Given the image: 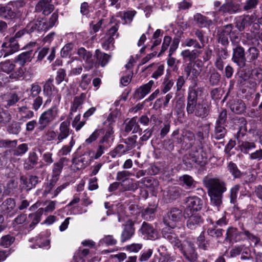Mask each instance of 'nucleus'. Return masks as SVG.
Instances as JSON below:
<instances>
[{"instance_id": "obj_1", "label": "nucleus", "mask_w": 262, "mask_h": 262, "mask_svg": "<svg viewBox=\"0 0 262 262\" xmlns=\"http://www.w3.org/2000/svg\"><path fill=\"white\" fill-rule=\"evenodd\" d=\"M203 183L208 189L211 204L216 207L219 211L222 204L223 194L227 190L225 183L216 178H205Z\"/></svg>"}, {"instance_id": "obj_2", "label": "nucleus", "mask_w": 262, "mask_h": 262, "mask_svg": "<svg viewBox=\"0 0 262 262\" xmlns=\"http://www.w3.org/2000/svg\"><path fill=\"white\" fill-rule=\"evenodd\" d=\"M15 68V64L11 60L8 59L0 62V70L7 74L10 73L8 77H6L4 83L17 81L23 77L25 72V69L20 67L15 71L13 72Z\"/></svg>"}, {"instance_id": "obj_3", "label": "nucleus", "mask_w": 262, "mask_h": 262, "mask_svg": "<svg viewBox=\"0 0 262 262\" xmlns=\"http://www.w3.org/2000/svg\"><path fill=\"white\" fill-rule=\"evenodd\" d=\"M59 114L58 107L53 106L43 112L40 116L38 120V128L43 130L50 123L56 119Z\"/></svg>"}, {"instance_id": "obj_4", "label": "nucleus", "mask_w": 262, "mask_h": 262, "mask_svg": "<svg viewBox=\"0 0 262 262\" xmlns=\"http://www.w3.org/2000/svg\"><path fill=\"white\" fill-rule=\"evenodd\" d=\"M0 58L6 57L18 51L19 45L15 37H6L1 46Z\"/></svg>"}, {"instance_id": "obj_5", "label": "nucleus", "mask_w": 262, "mask_h": 262, "mask_svg": "<svg viewBox=\"0 0 262 262\" xmlns=\"http://www.w3.org/2000/svg\"><path fill=\"white\" fill-rule=\"evenodd\" d=\"M114 139L112 128L106 131L104 136L99 141V146L95 156V159L100 157L104 151L111 146Z\"/></svg>"}, {"instance_id": "obj_6", "label": "nucleus", "mask_w": 262, "mask_h": 262, "mask_svg": "<svg viewBox=\"0 0 262 262\" xmlns=\"http://www.w3.org/2000/svg\"><path fill=\"white\" fill-rule=\"evenodd\" d=\"M185 205L184 215H190L201 209L202 201L196 196H189L186 198Z\"/></svg>"}, {"instance_id": "obj_7", "label": "nucleus", "mask_w": 262, "mask_h": 262, "mask_svg": "<svg viewBox=\"0 0 262 262\" xmlns=\"http://www.w3.org/2000/svg\"><path fill=\"white\" fill-rule=\"evenodd\" d=\"M117 30V25L112 26L104 38L102 39V47L104 50L108 51L113 50L115 49V38H117L118 36Z\"/></svg>"}, {"instance_id": "obj_8", "label": "nucleus", "mask_w": 262, "mask_h": 262, "mask_svg": "<svg viewBox=\"0 0 262 262\" xmlns=\"http://www.w3.org/2000/svg\"><path fill=\"white\" fill-rule=\"evenodd\" d=\"M178 249L183 256L190 262H194L198 258V254L194 248L193 244L185 241L183 242L182 244Z\"/></svg>"}, {"instance_id": "obj_9", "label": "nucleus", "mask_w": 262, "mask_h": 262, "mask_svg": "<svg viewBox=\"0 0 262 262\" xmlns=\"http://www.w3.org/2000/svg\"><path fill=\"white\" fill-rule=\"evenodd\" d=\"M203 88H198L192 89L189 91L186 106V111L188 114H194L195 115L198 107L197 97L199 92H202Z\"/></svg>"}, {"instance_id": "obj_10", "label": "nucleus", "mask_w": 262, "mask_h": 262, "mask_svg": "<svg viewBox=\"0 0 262 262\" xmlns=\"http://www.w3.org/2000/svg\"><path fill=\"white\" fill-rule=\"evenodd\" d=\"M203 88H198L192 89L189 91L186 106V111L188 114H194L195 115L198 107L197 97L199 92H202Z\"/></svg>"}, {"instance_id": "obj_11", "label": "nucleus", "mask_w": 262, "mask_h": 262, "mask_svg": "<svg viewBox=\"0 0 262 262\" xmlns=\"http://www.w3.org/2000/svg\"><path fill=\"white\" fill-rule=\"evenodd\" d=\"M182 216L181 210L176 208H172L164 218V223L166 227L174 228L176 226V223L181 220Z\"/></svg>"}, {"instance_id": "obj_12", "label": "nucleus", "mask_w": 262, "mask_h": 262, "mask_svg": "<svg viewBox=\"0 0 262 262\" xmlns=\"http://www.w3.org/2000/svg\"><path fill=\"white\" fill-rule=\"evenodd\" d=\"M173 229L169 227H165L162 229V233L163 237L167 239L173 245L174 249H179L181 247L182 243L174 233Z\"/></svg>"}, {"instance_id": "obj_13", "label": "nucleus", "mask_w": 262, "mask_h": 262, "mask_svg": "<svg viewBox=\"0 0 262 262\" xmlns=\"http://www.w3.org/2000/svg\"><path fill=\"white\" fill-rule=\"evenodd\" d=\"M0 211L7 216H13L17 211L15 200L12 198L6 199L0 206Z\"/></svg>"}, {"instance_id": "obj_14", "label": "nucleus", "mask_w": 262, "mask_h": 262, "mask_svg": "<svg viewBox=\"0 0 262 262\" xmlns=\"http://www.w3.org/2000/svg\"><path fill=\"white\" fill-rule=\"evenodd\" d=\"M92 159V157L89 153H84L73 159L72 166L76 170L83 169L90 164Z\"/></svg>"}, {"instance_id": "obj_15", "label": "nucleus", "mask_w": 262, "mask_h": 262, "mask_svg": "<svg viewBox=\"0 0 262 262\" xmlns=\"http://www.w3.org/2000/svg\"><path fill=\"white\" fill-rule=\"evenodd\" d=\"M141 232L146 239L155 240L158 238V233L155 228L150 224L143 222L140 229Z\"/></svg>"}, {"instance_id": "obj_16", "label": "nucleus", "mask_w": 262, "mask_h": 262, "mask_svg": "<svg viewBox=\"0 0 262 262\" xmlns=\"http://www.w3.org/2000/svg\"><path fill=\"white\" fill-rule=\"evenodd\" d=\"M191 158L195 164L201 166H204L207 161L208 156L206 151L202 148H199L198 150L191 151Z\"/></svg>"}, {"instance_id": "obj_17", "label": "nucleus", "mask_w": 262, "mask_h": 262, "mask_svg": "<svg viewBox=\"0 0 262 262\" xmlns=\"http://www.w3.org/2000/svg\"><path fill=\"white\" fill-rule=\"evenodd\" d=\"M52 0H41L35 7L37 12H42L45 15L51 13L54 9V5L51 4Z\"/></svg>"}, {"instance_id": "obj_18", "label": "nucleus", "mask_w": 262, "mask_h": 262, "mask_svg": "<svg viewBox=\"0 0 262 262\" xmlns=\"http://www.w3.org/2000/svg\"><path fill=\"white\" fill-rule=\"evenodd\" d=\"M185 217H188L187 221V227L191 230L195 229L200 226L203 223V219L197 213L191 214L190 215H184Z\"/></svg>"}, {"instance_id": "obj_19", "label": "nucleus", "mask_w": 262, "mask_h": 262, "mask_svg": "<svg viewBox=\"0 0 262 262\" xmlns=\"http://www.w3.org/2000/svg\"><path fill=\"white\" fill-rule=\"evenodd\" d=\"M244 49L241 46H237L233 49L232 60L237 65H244L246 62V57Z\"/></svg>"}, {"instance_id": "obj_20", "label": "nucleus", "mask_w": 262, "mask_h": 262, "mask_svg": "<svg viewBox=\"0 0 262 262\" xmlns=\"http://www.w3.org/2000/svg\"><path fill=\"white\" fill-rule=\"evenodd\" d=\"M70 122L64 121L62 122L59 127V132L57 134V144L61 142L68 138L70 135Z\"/></svg>"}, {"instance_id": "obj_21", "label": "nucleus", "mask_w": 262, "mask_h": 262, "mask_svg": "<svg viewBox=\"0 0 262 262\" xmlns=\"http://www.w3.org/2000/svg\"><path fill=\"white\" fill-rule=\"evenodd\" d=\"M172 107L174 112L177 114L178 118H181L184 115L185 107L184 98L182 97L175 98L172 101Z\"/></svg>"}, {"instance_id": "obj_22", "label": "nucleus", "mask_w": 262, "mask_h": 262, "mask_svg": "<svg viewBox=\"0 0 262 262\" xmlns=\"http://www.w3.org/2000/svg\"><path fill=\"white\" fill-rule=\"evenodd\" d=\"M242 235H244L243 232H239L236 228L229 227L226 232L225 240L230 242H237L241 240Z\"/></svg>"}, {"instance_id": "obj_23", "label": "nucleus", "mask_w": 262, "mask_h": 262, "mask_svg": "<svg viewBox=\"0 0 262 262\" xmlns=\"http://www.w3.org/2000/svg\"><path fill=\"white\" fill-rule=\"evenodd\" d=\"M210 104L206 100L199 102L196 111L195 116L202 118L206 117L209 112Z\"/></svg>"}, {"instance_id": "obj_24", "label": "nucleus", "mask_w": 262, "mask_h": 262, "mask_svg": "<svg viewBox=\"0 0 262 262\" xmlns=\"http://www.w3.org/2000/svg\"><path fill=\"white\" fill-rule=\"evenodd\" d=\"M201 53V51L196 49L191 51L186 49L181 52V55L182 56L183 60L192 62L195 59L198 58Z\"/></svg>"}, {"instance_id": "obj_25", "label": "nucleus", "mask_w": 262, "mask_h": 262, "mask_svg": "<svg viewBox=\"0 0 262 262\" xmlns=\"http://www.w3.org/2000/svg\"><path fill=\"white\" fill-rule=\"evenodd\" d=\"M181 184L187 189H192L196 187V182L188 174H184L179 178Z\"/></svg>"}, {"instance_id": "obj_26", "label": "nucleus", "mask_w": 262, "mask_h": 262, "mask_svg": "<svg viewBox=\"0 0 262 262\" xmlns=\"http://www.w3.org/2000/svg\"><path fill=\"white\" fill-rule=\"evenodd\" d=\"M239 10V6L233 3H227L223 4L219 9V11L222 13L233 14Z\"/></svg>"}, {"instance_id": "obj_27", "label": "nucleus", "mask_w": 262, "mask_h": 262, "mask_svg": "<svg viewBox=\"0 0 262 262\" xmlns=\"http://www.w3.org/2000/svg\"><path fill=\"white\" fill-rule=\"evenodd\" d=\"M32 53V51L21 53L14 58V62L18 63L20 66H24L26 63L31 61Z\"/></svg>"}, {"instance_id": "obj_28", "label": "nucleus", "mask_w": 262, "mask_h": 262, "mask_svg": "<svg viewBox=\"0 0 262 262\" xmlns=\"http://www.w3.org/2000/svg\"><path fill=\"white\" fill-rule=\"evenodd\" d=\"M67 160V159L66 158H62L60 159L58 162L53 164L52 180L56 181L58 180V177L63 168V164Z\"/></svg>"}, {"instance_id": "obj_29", "label": "nucleus", "mask_w": 262, "mask_h": 262, "mask_svg": "<svg viewBox=\"0 0 262 262\" xmlns=\"http://www.w3.org/2000/svg\"><path fill=\"white\" fill-rule=\"evenodd\" d=\"M154 84L153 80H150L148 83L140 86L136 90V94L140 98H143L146 96L151 90V89Z\"/></svg>"}, {"instance_id": "obj_30", "label": "nucleus", "mask_w": 262, "mask_h": 262, "mask_svg": "<svg viewBox=\"0 0 262 262\" xmlns=\"http://www.w3.org/2000/svg\"><path fill=\"white\" fill-rule=\"evenodd\" d=\"M84 98L85 95L84 94H81L80 96L75 97L74 98L70 107V114L71 115L73 113L76 112L82 108V105L83 103Z\"/></svg>"}, {"instance_id": "obj_31", "label": "nucleus", "mask_w": 262, "mask_h": 262, "mask_svg": "<svg viewBox=\"0 0 262 262\" xmlns=\"http://www.w3.org/2000/svg\"><path fill=\"white\" fill-rule=\"evenodd\" d=\"M20 181L28 189H31L38 183V178L35 176H30L29 178L21 177Z\"/></svg>"}, {"instance_id": "obj_32", "label": "nucleus", "mask_w": 262, "mask_h": 262, "mask_svg": "<svg viewBox=\"0 0 262 262\" xmlns=\"http://www.w3.org/2000/svg\"><path fill=\"white\" fill-rule=\"evenodd\" d=\"M95 56L96 62L101 67L106 66L111 58V55L101 52L99 49L96 50Z\"/></svg>"}, {"instance_id": "obj_33", "label": "nucleus", "mask_w": 262, "mask_h": 262, "mask_svg": "<svg viewBox=\"0 0 262 262\" xmlns=\"http://www.w3.org/2000/svg\"><path fill=\"white\" fill-rule=\"evenodd\" d=\"M38 160V156L36 152H30L28 158L26 160L24 164L25 169L30 170L34 168L37 164Z\"/></svg>"}, {"instance_id": "obj_34", "label": "nucleus", "mask_w": 262, "mask_h": 262, "mask_svg": "<svg viewBox=\"0 0 262 262\" xmlns=\"http://www.w3.org/2000/svg\"><path fill=\"white\" fill-rule=\"evenodd\" d=\"M77 54L80 58L83 59L86 63L89 64L90 68L93 67L92 54L90 52L87 51L84 48L81 47L78 50Z\"/></svg>"}, {"instance_id": "obj_35", "label": "nucleus", "mask_w": 262, "mask_h": 262, "mask_svg": "<svg viewBox=\"0 0 262 262\" xmlns=\"http://www.w3.org/2000/svg\"><path fill=\"white\" fill-rule=\"evenodd\" d=\"M194 20L200 27H208L212 24V21L201 13H196L194 16Z\"/></svg>"}, {"instance_id": "obj_36", "label": "nucleus", "mask_w": 262, "mask_h": 262, "mask_svg": "<svg viewBox=\"0 0 262 262\" xmlns=\"http://www.w3.org/2000/svg\"><path fill=\"white\" fill-rule=\"evenodd\" d=\"M57 181L53 180L52 179L50 180L49 182H48L43 185L42 186V195L45 197H49L52 198L53 192L54 190L53 188L55 186Z\"/></svg>"}, {"instance_id": "obj_37", "label": "nucleus", "mask_w": 262, "mask_h": 262, "mask_svg": "<svg viewBox=\"0 0 262 262\" xmlns=\"http://www.w3.org/2000/svg\"><path fill=\"white\" fill-rule=\"evenodd\" d=\"M42 215V210L39 209L35 213L30 214L28 216V220L30 222L29 227L31 228H34L40 222Z\"/></svg>"}, {"instance_id": "obj_38", "label": "nucleus", "mask_w": 262, "mask_h": 262, "mask_svg": "<svg viewBox=\"0 0 262 262\" xmlns=\"http://www.w3.org/2000/svg\"><path fill=\"white\" fill-rule=\"evenodd\" d=\"M251 23V17L247 15L238 18L236 21V26L240 31L243 30L247 26Z\"/></svg>"}, {"instance_id": "obj_39", "label": "nucleus", "mask_w": 262, "mask_h": 262, "mask_svg": "<svg viewBox=\"0 0 262 262\" xmlns=\"http://www.w3.org/2000/svg\"><path fill=\"white\" fill-rule=\"evenodd\" d=\"M259 54L258 50L255 47H250L245 54L246 61L251 62L257 59Z\"/></svg>"}, {"instance_id": "obj_40", "label": "nucleus", "mask_w": 262, "mask_h": 262, "mask_svg": "<svg viewBox=\"0 0 262 262\" xmlns=\"http://www.w3.org/2000/svg\"><path fill=\"white\" fill-rule=\"evenodd\" d=\"M6 104H5L6 107H10L14 105L19 100L17 94L14 93H10L5 96Z\"/></svg>"}, {"instance_id": "obj_41", "label": "nucleus", "mask_w": 262, "mask_h": 262, "mask_svg": "<svg viewBox=\"0 0 262 262\" xmlns=\"http://www.w3.org/2000/svg\"><path fill=\"white\" fill-rule=\"evenodd\" d=\"M181 46L182 47H192L195 49H201L202 46L198 42V41L193 38H186L182 42Z\"/></svg>"}, {"instance_id": "obj_42", "label": "nucleus", "mask_w": 262, "mask_h": 262, "mask_svg": "<svg viewBox=\"0 0 262 262\" xmlns=\"http://www.w3.org/2000/svg\"><path fill=\"white\" fill-rule=\"evenodd\" d=\"M231 109L232 111L235 113L241 114L245 111L246 106L244 102L242 100H238L234 102V103L231 105Z\"/></svg>"}, {"instance_id": "obj_43", "label": "nucleus", "mask_w": 262, "mask_h": 262, "mask_svg": "<svg viewBox=\"0 0 262 262\" xmlns=\"http://www.w3.org/2000/svg\"><path fill=\"white\" fill-rule=\"evenodd\" d=\"M238 146L241 151L244 154H248L250 150L255 148L254 142L241 141L239 140L238 141Z\"/></svg>"}, {"instance_id": "obj_44", "label": "nucleus", "mask_w": 262, "mask_h": 262, "mask_svg": "<svg viewBox=\"0 0 262 262\" xmlns=\"http://www.w3.org/2000/svg\"><path fill=\"white\" fill-rule=\"evenodd\" d=\"M117 243V241L112 235H104L99 242V246L105 245L107 246H112Z\"/></svg>"}, {"instance_id": "obj_45", "label": "nucleus", "mask_w": 262, "mask_h": 262, "mask_svg": "<svg viewBox=\"0 0 262 262\" xmlns=\"http://www.w3.org/2000/svg\"><path fill=\"white\" fill-rule=\"evenodd\" d=\"M226 132L224 125L216 124L213 136L216 140H220L225 137Z\"/></svg>"}, {"instance_id": "obj_46", "label": "nucleus", "mask_w": 262, "mask_h": 262, "mask_svg": "<svg viewBox=\"0 0 262 262\" xmlns=\"http://www.w3.org/2000/svg\"><path fill=\"white\" fill-rule=\"evenodd\" d=\"M139 129V125L134 118L129 120L125 125V132L129 133L132 132L133 133H137Z\"/></svg>"}, {"instance_id": "obj_47", "label": "nucleus", "mask_w": 262, "mask_h": 262, "mask_svg": "<svg viewBox=\"0 0 262 262\" xmlns=\"http://www.w3.org/2000/svg\"><path fill=\"white\" fill-rule=\"evenodd\" d=\"M56 203L57 202L56 201H47L45 203V207L40 208L38 209L42 210V214L45 213V215H47L54 210Z\"/></svg>"}, {"instance_id": "obj_48", "label": "nucleus", "mask_w": 262, "mask_h": 262, "mask_svg": "<svg viewBox=\"0 0 262 262\" xmlns=\"http://www.w3.org/2000/svg\"><path fill=\"white\" fill-rule=\"evenodd\" d=\"M134 230L131 226H126L121 234V242H125L129 239L134 234Z\"/></svg>"}, {"instance_id": "obj_49", "label": "nucleus", "mask_w": 262, "mask_h": 262, "mask_svg": "<svg viewBox=\"0 0 262 262\" xmlns=\"http://www.w3.org/2000/svg\"><path fill=\"white\" fill-rule=\"evenodd\" d=\"M106 23V20L103 19H100L98 21H93L90 24V28L94 33H96L105 27Z\"/></svg>"}, {"instance_id": "obj_50", "label": "nucleus", "mask_w": 262, "mask_h": 262, "mask_svg": "<svg viewBox=\"0 0 262 262\" xmlns=\"http://www.w3.org/2000/svg\"><path fill=\"white\" fill-rule=\"evenodd\" d=\"M228 170L235 178H238L241 176V172L238 169L237 165L232 162H230L228 165Z\"/></svg>"}, {"instance_id": "obj_51", "label": "nucleus", "mask_w": 262, "mask_h": 262, "mask_svg": "<svg viewBox=\"0 0 262 262\" xmlns=\"http://www.w3.org/2000/svg\"><path fill=\"white\" fill-rule=\"evenodd\" d=\"M116 115L115 112H111L108 116L106 120L104 122V125L108 127L106 131H108L110 129L112 128L113 130V125L116 120Z\"/></svg>"}, {"instance_id": "obj_52", "label": "nucleus", "mask_w": 262, "mask_h": 262, "mask_svg": "<svg viewBox=\"0 0 262 262\" xmlns=\"http://www.w3.org/2000/svg\"><path fill=\"white\" fill-rule=\"evenodd\" d=\"M75 140L73 139V138L72 137L71 140L70 142H69L68 145H66L63 146L61 149L59 150L58 152V154L59 156H65L69 154L75 144Z\"/></svg>"}, {"instance_id": "obj_53", "label": "nucleus", "mask_w": 262, "mask_h": 262, "mask_svg": "<svg viewBox=\"0 0 262 262\" xmlns=\"http://www.w3.org/2000/svg\"><path fill=\"white\" fill-rule=\"evenodd\" d=\"M128 151V150L126 146H124L122 144H119L112 152V156L113 158L116 157H121Z\"/></svg>"}, {"instance_id": "obj_54", "label": "nucleus", "mask_w": 262, "mask_h": 262, "mask_svg": "<svg viewBox=\"0 0 262 262\" xmlns=\"http://www.w3.org/2000/svg\"><path fill=\"white\" fill-rule=\"evenodd\" d=\"M18 111L22 118L30 119L34 116V113L33 111L28 110L27 108L25 106L19 107Z\"/></svg>"}, {"instance_id": "obj_55", "label": "nucleus", "mask_w": 262, "mask_h": 262, "mask_svg": "<svg viewBox=\"0 0 262 262\" xmlns=\"http://www.w3.org/2000/svg\"><path fill=\"white\" fill-rule=\"evenodd\" d=\"M10 114L6 111L0 107V125H4L11 120Z\"/></svg>"}, {"instance_id": "obj_56", "label": "nucleus", "mask_w": 262, "mask_h": 262, "mask_svg": "<svg viewBox=\"0 0 262 262\" xmlns=\"http://www.w3.org/2000/svg\"><path fill=\"white\" fill-rule=\"evenodd\" d=\"M10 114L6 111L0 107V125H4L11 120Z\"/></svg>"}, {"instance_id": "obj_57", "label": "nucleus", "mask_w": 262, "mask_h": 262, "mask_svg": "<svg viewBox=\"0 0 262 262\" xmlns=\"http://www.w3.org/2000/svg\"><path fill=\"white\" fill-rule=\"evenodd\" d=\"M232 25L228 24L225 26L221 31L222 32V33H225L226 35H230L231 41L233 42L236 41V40L238 39V38L233 36V32H232Z\"/></svg>"}, {"instance_id": "obj_58", "label": "nucleus", "mask_w": 262, "mask_h": 262, "mask_svg": "<svg viewBox=\"0 0 262 262\" xmlns=\"http://www.w3.org/2000/svg\"><path fill=\"white\" fill-rule=\"evenodd\" d=\"M57 92V90L53 85L45 84L43 85V93L45 96L51 97L52 95Z\"/></svg>"}, {"instance_id": "obj_59", "label": "nucleus", "mask_w": 262, "mask_h": 262, "mask_svg": "<svg viewBox=\"0 0 262 262\" xmlns=\"http://www.w3.org/2000/svg\"><path fill=\"white\" fill-rule=\"evenodd\" d=\"M173 85L172 80H170L168 78H165L164 81L161 85V92L163 94H166L169 91Z\"/></svg>"}, {"instance_id": "obj_60", "label": "nucleus", "mask_w": 262, "mask_h": 262, "mask_svg": "<svg viewBox=\"0 0 262 262\" xmlns=\"http://www.w3.org/2000/svg\"><path fill=\"white\" fill-rule=\"evenodd\" d=\"M137 139V136L134 135L124 140V143L127 145L126 147L128 151L136 147Z\"/></svg>"}, {"instance_id": "obj_61", "label": "nucleus", "mask_w": 262, "mask_h": 262, "mask_svg": "<svg viewBox=\"0 0 262 262\" xmlns=\"http://www.w3.org/2000/svg\"><path fill=\"white\" fill-rule=\"evenodd\" d=\"M153 250L151 249H144L141 253L139 260L141 261H147L152 255Z\"/></svg>"}, {"instance_id": "obj_62", "label": "nucleus", "mask_w": 262, "mask_h": 262, "mask_svg": "<svg viewBox=\"0 0 262 262\" xmlns=\"http://www.w3.org/2000/svg\"><path fill=\"white\" fill-rule=\"evenodd\" d=\"M74 47L72 43L66 44L61 50V55L62 57L66 58L71 55V51Z\"/></svg>"}, {"instance_id": "obj_63", "label": "nucleus", "mask_w": 262, "mask_h": 262, "mask_svg": "<svg viewBox=\"0 0 262 262\" xmlns=\"http://www.w3.org/2000/svg\"><path fill=\"white\" fill-rule=\"evenodd\" d=\"M164 66L163 64L157 65L155 67V71L152 74L151 77L154 79H158L163 74Z\"/></svg>"}, {"instance_id": "obj_64", "label": "nucleus", "mask_w": 262, "mask_h": 262, "mask_svg": "<svg viewBox=\"0 0 262 262\" xmlns=\"http://www.w3.org/2000/svg\"><path fill=\"white\" fill-rule=\"evenodd\" d=\"M14 241V238L9 235L4 236L1 241L0 245L4 247L10 246Z\"/></svg>"}]
</instances>
